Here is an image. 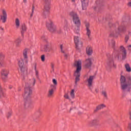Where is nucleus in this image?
I'll use <instances>...</instances> for the list:
<instances>
[{
	"mask_svg": "<svg viewBox=\"0 0 131 131\" xmlns=\"http://www.w3.org/2000/svg\"><path fill=\"white\" fill-rule=\"evenodd\" d=\"M97 9H98V7H95L94 8V10H97Z\"/></svg>",
	"mask_w": 131,
	"mask_h": 131,
	"instance_id": "nucleus-52",
	"label": "nucleus"
},
{
	"mask_svg": "<svg viewBox=\"0 0 131 131\" xmlns=\"http://www.w3.org/2000/svg\"><path fill=\"white\" fill-rule=\"evenodd\" d=\"M9 89H12V86H9Z\"/></svg>",
	"mask_w": 131,
	"mask_h": 131,
	"instance_id": "nucleus-54",
	"label": "nucleus"
},
{
	"mask_svg": "<svg viewBox=\"0 0 131 131\" xmlns=\"http://www.w3.org/2000/svg\"><path fill=\"white\" fill-rule=\"evenodd\" d=\"M120 52L122 55V60H125V59H126V56H127V52L123 46L120 47Z\"/></svg>",
	"mask_w": 131,
	"mask_h": 131,
	"instance_id": "nucleus-10",
	"label": "nucleus"
},
{
	"mask_svg": "<svg viewBox=\"0 0 131 131\" xmlns=\"http://www.w3.org/2000/svg\"><path fill=\"white\" fill-rule=\"evenodd\" d=\"M64 97L66 98V99H69V96L67 94H66L64 95Z\"/></svg>",
	"mask_w": 131,
	"mask_h": 131,
	"instance_id": "nucleus-43",
	"label": "nucleus"
},
{
	"mask_svg": "<svg viewBox=\"0 0 131 131\" xmlns=\"http://www.w3.org/2000/svg\"><path fill=\"white\" fill-rule=\"evenodd\" d=\"M36 66H37L36 63H35L34 70H35V75L36 77H38V70L36 69Z\"/></svg>",
	"mask_w": 131,
	"mask_h": 131,
	"instance_id": "nucleus-34",
	"label": "nucleus"
},
{
	"mask_svg": "<svg viewBox=\"0 0 131 131\" xmlns=\"http://www.w3.org/2000/svg\"><path fill=\"white\" fill-rule=\"evenodd\" d=\"M125 68L126 69L127 72H131V68L128 63H126V64H125Z\"/></svg>",
	"mask_w": 131,
	"mask_h": 131,
	"instance_id": "nucleus-31",
	"label": "nucleus"
},
{
	"mask_svg": "<svg viewBox=\"0 0 131 131\" xmlns=\"http://www.w3.org/2000/svg\"><path fill=\"white\" fill-rule=\"evenodd\" d=\"M86 53L88 56H91L92 54H93V48L90 46H88L86 48Z\"/></svg>",
	"mask_w": 131,
	"mask_h": 131,
	"instance_id": "nucleus-22",
	"label": "nucleus"
},
{
	"mask_svg": "<svg viewBox=\"0 0 131 131\" xmlns=\"http://www.w3.org/2000/svg\"><path fill=\"white\" fill-rule=\"evenodd\" d=\"M127 48H131V45H129Z\"/></svg>",
	"mask_w": 131,
	"mask_h": 131,
	"instance_id": "nucleus-53",
	"label": "nucleus"
},
{
	"mask_svg": "<svg viewBox=\"0 0 131 131\" xmlns=\"http://www.w3.org/2000/svg\"><path fill=\"white\" fill-rule=\"evenodd\" d=\"M108 44L110 47L114 48V47H115V41H114V40H111V41H109Z\"/></svg>",
	"mask_w": 131,
	"mask_h": 131,
	"instance_id": "nucleus-30",
	"label": "nucleus"
},
{
	"mask_svg": "<svg viewBox=\"0 0 131 131\" xmlns=\"http://www.w3.org/2000/svg\"><path fill=\"white\" fill-rule=\"evenodd\" d=\"M60 50L62 52V53H64V51H63V45H60Z\"/></svg>",
	"mask_w": 131,
	"mask_h": 131,
	"instance_id": "nucleus-41",
	"label": "nucleus"
},
{
	"mask_svg": "<svg viewBox=\"0 0 131 131\" xmlns=\"http://www.w3.org/2000/svg\"><path fill=\"white\" fill-rule=\"evenodd\" d=\"M53 84H54V85H55V86H56V85H57V80H56V79H53Z\"/></svg>",
	"mask_w": 131,
	"mask_h": 131,
	"instance_id": "nucleus-38",
	"label": "nucleus"
},
{
	"mask_svg": "<svg viewBox=\"0 0 131 131\" xmlns=\"http://www.w3.org/2000/svg\"><path fill=\"white\" fill-rule=\"evenodd\" d=\"M52 50H53V48H52V47L49 48L48 45H45L44 52H48V53H50V52H51V51H52Z\"/></svg>",
	"mask_w": 131,
	"mask_h": 131,
	"instance_id": "nucleus-29",
	"label": "nucleus"
},
{
	"mask_svg": "<svg viewBox=\"0 0 131 131\" xmlns=\"http://www.w3.org/2000/svg\"><path fill=\"white\" fill-rule=\"evenodd\" d=\"M121 88L123 91H125L127 89V91L129 92L131 88V79L129 78L128 80V83H126V79L125 77L124 76H121L120 78Z\"/></svg>",
	"mask_w": 131,
	"mask_h": 131,
	"instance_id": "nucleus-4",
	"label": "nucleus"
},
{
	"mask_svg": "<svg viewBox=\"0 0 131 131\" xmlns=\"http://www.w3.org/2000/svg\"><path fill=\"white\" fill-rule=\"evenodd\" d=\"M56 89V87L55 85H51L50 88L48 92V95L49 98H51V97H53V95H54V91H55Z\"/></svg>",
	"mask_w": 131,
	"mask_h": 131,
	"instance_id": "nucleus-14",
	"label": "nucleus"
},
{
	"mask_svg": "<svg viewBox=\"0 0 131 131\" xmlns=\"http://www.w3.org/2000/svg\"><path fill=\"white\" fill-rule=\"evenodd\" d=\"M74 67L76 68V70L74 73V76L76 77L75 83L77 85V82L80 80V72L81 71V60L75 61L74 63Z\"/></svg>",
	"mask_w": 131,
	"mask_h": 131,
	"instance_id": "nucleus-3",
	"label": "nucleus"
},
{
	"mask_svg": "<svg viewBox=\"0 0 131 131\" xmlns=\"http://www.w3.org/2000/svg\"><path fill=\"white\" fill-rule=\"evenodd\" d=\"M70 111H71V108L70 109Z\"/></svg>",
	"mask_w": 131,
	"mask_h": 131,
	"instance_id": "nucleus-57",
	"label": "nucleus"
},
{
	"mask_svg": "<svg viewBox=\"0 0 131 131\" xmlns=\"http://www.w3.org/2000/svg\"><path fill=\"white\" fill-rule=\"evenodd\" d=\"M115 59H119V55L115 56Z\"/></svg>",
	"mask_w": 131,
	"mask_h": 131,
	"instance_id": "nucleus-45",
	"label": "nucleus"
},
{
	"mask_svg": "<svg viewBox=\"0 0 131 131\" xmlns=\"http://www.w3.org/2000/svg\"><path fill=\"white\" fill-rule=\"evenodd\" d=\"M11 115H12V112H10L7 114V116L8 118H9V117H10Z\"/></svg>",
	"mask_w": 131,
	"mask_h": 131,
	"instance_id": "nucleus-40",
	"label": "nucleus"
},
{
	"mask_svg": "<svg viewBox=\"0 0 131 131\" xmlns=\"http://www.w3.org/2000/svg\"><path fill=\"white\" fill-rule=\"evenodd\" d=\"M7 95L6 94V92L5 90H4L2 86L0 85V97L1 98H5Z\"/></svg>",
	"mask_w": 131,
	"mask_h": 131,
	"instance_id": "nucleus-24",
	"label": "nucleus"
},
{
	"mask_svg": "<svg viewBox=\"0 0 131 131\" xmlns=\"http://www.w3.org/2000/svg\"><path fill=\"white\" fill-rule=\"evenodd\" d=\"M93 61H94L93 58H89L86 59L85 61V68H91L93 64Z\"/></svg>",
	"mask_w": 131,
	"mask_h": 131,
	"instance_id": "nucleus-11",
	"label": "nucleus"
},
{
	"mask_svg": "<svg viewBox=\"0 0 131 131\" xmlns=\"http://www.w3.org/2000/svg\"><path fill=\"white\" fill-rule=\"evenodd\" d=\"M36 80L34 78L31 79L29 83H26V87L25 88V93L23 94V97L25 101V106L27 105V101H29L31 97V95L32 94V90L31 89V86L34 85L35 84Z\"/></svg>",
	"mask_w": 131,
	"mask_h": 131,
	"instance_id": "nucleus-2",
	"label": "nucleus"
},
{
	"mask_svg": "<svg viewBox=\"0 0 131 131\" xmlns=\"http://www.w3.org/2000/svg\"><path fill=\"white\" fill-rule=\"evenodd\" d=\"M105 107H106V105L104 104L99 105L96 107V109L94 110V112H97L98 110H101V109H103V108H105Z\"/></svg>",
	"mask_w": 131,
	"mask_h": 131,
	"instance_id": "nucleus-28",
	"label": "nucleus"
},
{
	"mask_svg": "<svg viewBox=\"0 0 131 131\" xmlns=\"http://www.w3.org/2000/svg\"><path fill=\"white\" fill-rule=\"evenodd\" d=\"M129 36H131V31L130 30H128L127 34L125 36V41L126 43L128 41V39H129Z\"/></svg>",
	"mask_w": 131,
	"mask_h": 131,
	"instance_id": "nucleus-27",
	"label": "nucleus"
},
{
	"mask_svg": "<svg viewBox=\"0 0 131 131\" xmlns=\"http://www.w3.org/2000/svg\"><path fill=\"white\" fill-rule=\"evenodd\" d=\"M3 2H5V0H3Z\"/></svg>",
	"mask_w": 131,
	"mask_h": 131,
	"instance_id": "nucleus-56",
	"label": "nucleus"
},
{
	"mask_svg": "<svg viewBox=\"0 0 131 131\" xmlns=\"http://www.w3.org/2000/svg\"><path fill=\"white\" fill-rule=\"evenodd\" d=\"M110 26H111V24H110Z\"/></svg>",
	"mask_w": 131,
	"mask_h": 131,
	"instance_id": "nucleus-55",
	"label": "nucleus"
},
{
	"mask_svg": "<svg viewBox=\"0 0 131 131\" xmlns=\"http://www.w3.org/2000/svg\"><path fill=\"white\" fill-rule=\"evenodd\" d=\"M131 27V23H128L126 27L123 24L116 23L112 25L111 28L113 31L111 32L110 36L117 37L118 35H121V33H125L126 29H128Z\"/></svg>",
	"mask_w": 131,
	"mask_h": 131,
	"instance_id": "nucleus-1",
	"label": "nucleus"
},
{
	"mask_svg": "<svg viewBox=\"0 0 131 131\" xmlns=\"http://www.w3.org/2000/svg\"><path fill=\"white\" fill-rule=\"evenodd\" d=\"M127 6H128V7H130L131 8V2H129L127 3Z\"/></svg>",
	"mask_w": 131,
	"mask_h": 131,
	"instance_id": "nucleus-42",
	"label": "nucleus"
},
{
	"mask_svg": "<svg viewBox=\"0 0 131 131\" xmlns=\"http://www.w3.org/2000/svg\"><path fill=\"white\" fill-rule=\"evenodd\" d=\"M76 0H72V3H75Z\"/></svg>",
	"mask_w": 131,
	"mask_h": 131,
	"instance_id": "nucleus-50",
	"label": "nucleus"
},
{
	"mask_svg": "<svg viewBox=\"0 0 131 131\" xmlns=\"http://www.w3.org/2000/svg\"><path fill=\"white\" fill-rule=\"evenodd\" d=\"M15 25L16 28H19V27H20V20H19V18L15 19Z\"/></svg>",
	"mask_w": 131,
	"mask_h": 131,
	"instance_id": "nucleus-32",
	"label": "nucleus"
},
{
	"mask_svg": "<svg viewBox=\"0 0 131 131\" xmlns=\"http://www.w3.org/2000/svg\"><path fill=\"white\" fill-rule=\"evenodd\" d=\"M27 31V27L25 25H23L21 29V33L22 36H24V33Z\"/></svg>",
	"mask_w": 131,
	"mask_h": 131,
	"instance_id": "nucleus-23",
	"label": "nucleus"
},
{
	"mask_svg": "<svg viewBox=\"0 0 131 131\" xmlns=\"http://www.w3.org/2000/svg\"><path fill=\"white\" fill-rule=\"evenodd\" d=\"M1 30H3V31H4V28H3L2 27H1Z\"/></svg>",
	"mask_w": 131,
	"mask_h": 131,
	"instance_id": "nucleus-49",
	"label": "nucleus"
},
{
	"mask_svg": "<svg viewBox=\"0 0 131 131\" xmlns=\"http://www.w3.org/2000/svg\"><path fill=\"white\" fill-rule=\"evenodd\" d=\"M18 65L20 68V71L23 73H27V67H24V60L20 58L18 60Z\"/></svg>",
	"mask_w": 131,
	"mask_h": 131,
	"instance_id": "nucleus-8",
	"label": "nucleus"
},
{
	"mask_svg": "<svg viewBox=\"0 0 131 131\" xmlns=\"http://www.w3.org/2000/svg\"><path fill=\"white\" fill-rule=\"evenodd\" d=\"M51 68L53 69V70H54V64L53 63L51 64Z\"/></svg>",
	"mask_w": 131,
	"mask_h": 131,
	"instance_id": "nucleus-47",
	"label": "nucleus"
},
{
	"mask_svg": "<svg viewBox=\"0 0 131 131\" xmlns=\"http://www.w3.org/2000/svg\"><path fill=\"white\" fill-rule=\"evenodd\" d=\"M2 76H4L5 78H8V75H9V70L6 69H3L1 72Z\"/></svg>",
	"mask_w": 131,
	"mask_h": 131,
	"instance_id": "nucleus-20",
	"label": "nucleus"
},
{
	"mask_svg": "<svg viewBox=\"0 0 131 131\" xmlns=\"http://www.w3.org/2000/svg\"><path fill=\"white\" fill-rule=\"evenodd\" d=\"M41 39H42V40H45L46 39V36H43L41 37Z\"/></svg>",
	"mask_w": 131,
	"mask_h": 131,
	"instance_id": "nucleus-44",
	"label": "nucleus"
},
{
	"mask_svg": "<svg viewBox=\"0 0 131 131\" xmlns=\"http://www.w3.org/2000/svg\"><path fill=\"white\" fill-rule=\"evenodd\" d=\"M4 59H5V55L3 53H0V67L4 66Z\"/></svg>",
	"mask_w": 131,
	"mask_h": 131,
	"instance_id": "nucleus-26",
	"label": "nucleus"
},
{
	"mask_svg": "<svg viewBox=\"0 0 131 131\" xmlns=\"http://www.w3.org/2000/svg\"><path fill=\"white\" fill-rule=\"evenodd\" d=\"M70 96L72 99H74V97L75 96L74 94V90H72L70 93Z\"/></svg>",
	"mask_w": 131,
	"mask_h": 131,
	"instance_id": "nucleus-36",
	"label": "nucleus"
},
{
	"mask_svg": "<svg viewBox=\"0 0 131 131\" xmlns=\"http://www.w3.org/2000/svg\"><path fill=\"white\" fill-rule=\"evenodd\" d=\"M94 80V76H90L89 78L87 79V85L90 90H92L93 87V81Z\"/></svg>",
	"mask_w": 131,
	"mask_h": 131,
	"instance_id": "nucleus-12",
	"label": "nucleus"
},
{
	"mask_svg": "<svg viewBox=\"0 0 131 131\" xmlns=\"http://www.w3.org/2000/svg\"><path fill=\"white\" fill-rule=\"evenodd\" d=\"M95 92H96V93H98V90H97V89H95Z\"/></svg>",
	"mask_w": 131,
	"mask_h": 131,
	"instance_id": "nucleus-51",
	"label": "nucleus"
},
{
	"mask_svg": "<svg viewBox=\"0 0 131 131\" xmlns=\"http://www.w3.org/2000/svg\"><path fill=\"white\" fill-rule=\"evenodd\" d=\"M28 52V49H25L23 51V56L25 63L27 64L28 63V56H27V53Z\"/></svg>",
	"mask_w": 131,
	"mask_h": 131,
	"instance_id": "nucleus-18",
	"label": "nucleus"
},
{
	"mask_svg": "<svg viewBox=\"0 0 131 131\" xmlns=\"http://www.w3.org/2000/svg\"><path fill=\"white\" fill-rule=\"evenodd\" d=\"M24 1V3H25V4H26V3L27 2V0H23Z\"/></svg>",
	"mask_w": 131,
	"mask_h": 131,
	"instance_id": "nucleus-48",
	"label": "nucleus"
},
{
	"mask_svg": "<svg viewBox=\"0 0 131 131\" xmlns=\"http://www.w3.org/2000/svg\"><path fill=\"white\" fill-rule=\"evenodd\" d=\"M68 26V25L67 24V21L65 20L64 24L62 25V27L64 30H66V29H67Z\"/></svg>",
	"mask_w": 131,
	"mask_h": 131,
	"instance_id": "nucleus-33",
	"label": "nucleus"
},
{
	"mask_svg": "<svg viewBox=\"0 0 131 131\" xmlns=\"http://www.w3.org/2000/svg\"><path fill=\"white\" fill-rule=\"evenodd\" d=\"M86 33V34L88 36V38H90L91 36V30H90V23H88L85 24Z\"/></svg>",
	"mask_w": 131,
	"mask_h": 131,
	"instance_id": "nucleus-19",
	"label": "nucleus"
},
{
	"mask_svg": "<svg viewBox=\"0 0 131 131\" xmlns=\"http://www.w3.org/2000/svg\"><path fill=\"white\" fill-rule=\"evenodd\" d=\"M106 67L108 68H114V69H116L117 65L115 63L113 59L108 58L106 61Z\"/></svg>",
	"mask_w": 131,
	"mask_h": 131,
	"instance_id": "nucleus-9",
	"label": "nucleus"
},
{
	"mask_svg": "<svg viewBox=\"0 0 131 131\" xmlns=\"http://www.w3.org/2000/svg\"><path fill=\"white\" fill-rule=\"evenodd\" d=\"M99 121H100V120L99 119V118H96V119H94L91 120L90 122V124L91 125H94L95 124H97V123H99Z\"/></svg>",
	"mask_w": 131,
	"mask_h": 131,
	"instance_id": "nucleus-25",
	"label": "nucleus"
},
{
	"mask_svg": "<svg viewBox=\"0 0 131 131\" xmlns=\"http://www.w3.org/2000/svg\"><path fill=\"white\" fill-rule=\"evenodd\" d=\"M46 26L50 32L55 33H61L62 30L57 29V27L54 25L53 21L49 20L46 24Z\"/></svg>",
	"mask_w": 131,
	"mask_h": 131,
	"instance_id": "nucleus-6",
	"label": "nucleus"
},
{
	"mask_svg": "<svg viewBox=\"0 0 131 131\" xmlns=\"http://www.w3.org/2000/svg\"><path fill=\"white\" fill-rule=\"evenodd\" d=\"M42 112H41V110L40 108L38 109L34 113L33 115L34 118L37 119V118H39L40 116H41V114Z\"/></svg>",
	"mask_w": 131,
	"mask_h": 131,
	"instance_id": "nucleus-16",
	"label": "nucleus"
},
{
	"mask_svg": "<svg viewBox=\"0 0 131 131\" xmlns=\"http://www.w3.org/2000/svg\"><path fill=\"white\" fill-rule=\"evenodd\" d=\"M74 40L76 45V49L78 50V47H82V42L79 41L78 36H74Z\"/></svg>",
	"mask_w": 131,
	"mask_h": 131,
	"instance_id": "nucleus-13",
	"label": "nucleus"
},
{
	"mask_svg": "<svg viewBox=\"0 0 131 131\" xmlns=\"http://www.w3.org/2000/svg\"><path fill=\"white\" fill-rule=\"evenodd\" d=\"M50 6H51V0H45L43 16L46 17V16L50 15V10L51 9Z\"/></svg>",
	"mask_w": 131,
	"mask_h": 131,
	"instance_id": "nucleus-7",
	"label": "nucleus"
},
{
	"mask_svg": "<svg viewBox=\"0 0 131 131\" xmlns=\"http://www.w3.org/2000/svg\"><path fill=\"white\" fill-rule=\"evenodd\" d=\"M102 95L105 99H108V95H107V92L103 91L102 92Z\"/></svg>",
	"mask_w": 131,
	"mask_h": 131,
	"instance_id": "nucleus-35",
	"label": "nucleus"
},
{
	"mask_svg": "<svg viewBox=\"0 0 131 131\" xmlns=\"http://www.w3.org/2000/svg\"><path fill=\"white\" fill-rule=\"evenodd\" d=\"M2 14L3 15L1 16V20H2L3 23H6L7 18H8L6 10H3L2 11Z\"/></svg>",
	"mask_w": 131,
	"mask_h": 131,
	"instance_id": "nucleus-15",
	"label": "nucleus"
},
{
	"mask_svg": "<svg viewBox=\"0 0 131 131\" xmlns=\"http://www.w3.org/2000/svg\"><path fill=\"white\" fill-rule=\"evenodd\" d=\"M64 58H66V59H67V58H68V54H64Z\"/></svg>",
	"mask_w": 131,
	"mask_h": 131,
	"instance_id": "nucleus-46",
	"label": "nucleus"
},
{
	"mask_svg": "<svg viewBox=\"0 0 131 131\" xmlns=\"http://www.w3.org/2000/svg\"><path fill=\"white\" fill-rule=\"evenodd\" d=\"M41 60L42 62H45V61H46V57L45 56V55H41Z\"/></svg>",
	"mask_w": 131,
	"mask_h": 131,
	"instance_id": "nucleus-37",
	"label": "nucleus"
},
{
	"mask_svg": "<svg viewBox=\"0 0 131 131\" xmlns=\"http://www.w3.org/2000/svg\"><path fill=\"white\" fill-rule=\"evenodd\" d=\"M82 10H86L89 6V0H81Z\"/></svg>",
	"mask_w": 131,
	"mask_h": 131,
	"instance_id": "nucleus-17",
	"label": "nucleus"
},
{
	"mask_svg": "<svg viewBox=\"0 0 131 131\" xmlns=\"http://www.w3.org/2000/svg\"><path fill=\"white\" fill-rule=\"evenodd\" d=\"M34 12V6H33L32 10V13L31 14V17H33Z\"/></svg>",
	"mask_w": 131,
	"mask_h": 131,
	"instance_id": "nucleus-39",
	"label": "nucleus"
},
{
	"mask_svg": "<svg viewBox=\"0 0 131 131\" xmlns=\"http://www.w3.org/2000/svg\"><path fill=\"white\" fill-rule=\"evenodd\" d=\"M70 15L72 17L73 22L76 25L77 29H75L74 32H75V33H78V32H79V26H80V20L78 18V16H77L76 13L73 12H71Z\"/></svg>",
	"mask_w": 131,
	"mask_h": 131,
	"instance_id": "nucleus-5",
	"label": "nucleus"
},
{
	"mask_svg": "<svg viewBox=\"0 0 131 131\" xmlns=\"http://www.w3.org/2000/svg\"><path fill=\"white\" fill-rule=\"evenodd\" d=\"M21 41H22L21 37H18L16 38L14 41L16 47H20V46H21Z\"/></svg>",
	"mask_w": 131,
	"mask_h": 131,
	"instance_id": "nucleus-21",
	"label": "nucleus"
}]
</instances>
